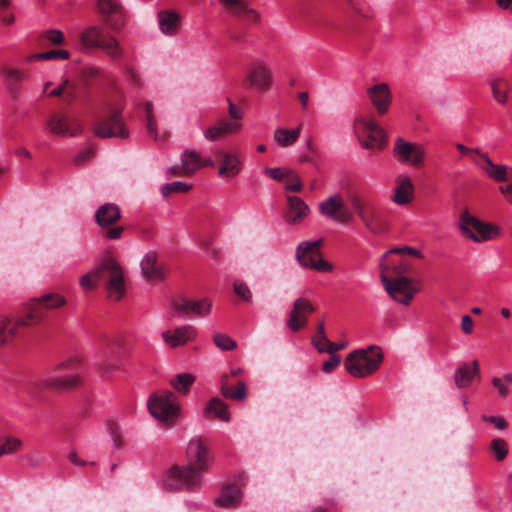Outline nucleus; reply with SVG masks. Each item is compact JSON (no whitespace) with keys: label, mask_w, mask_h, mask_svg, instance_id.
I'll return each instance as SVG.
<instances>
[{"label":"nucleus","mask_w":512,"mask_h":512,"mask_svg":"<svg viewBox=\"0 0 512 512\" xmlns=\"http://www.w3.org/2000/svg\"><path fill=\"white\" fill-rule=\"evenodd\" d=\"M194 336L195 329L190 325L176 328L173 333L165 331L162 334L164 341L173 348L185 344L189 340L193 339Z\"/></svg>","instance_id":"obj_34"},{"label":"nucleus","mask_w":512,"mask_h":512,"mask_svg":"<svg viewBox=\"0 0 512 512\" xmlns=\"http://www.w3.org/2000/svg\"><path fill=\"white\" fill-rule=\"evenodd\" d=\"M81 360L78 356H72L65 361H62L57 365V370H69V371H75L77 367L79 366Z\"/></svg>","instance_id":"obj_55"},{"label":"nucleus","mask_w":512,"mask_h":512,"mask_svg":"<svg viewBox=\"0 0 512 512\" xmlns=\"http://www.w3.org/2000/svg\"><path fill=\"white\" fill-rule=\"evenodd\" d=\"M391 254H410L421 257V252L412 247H397L387 251L380 262V277L385 291L396 302L408 306L420 291L419 282L409 275L412 265L406 260L395 261Z\"/></svg>","instance_id":"obj_1"},{"label":"nucleus","mask_w":512,"mask_h":512,"mask_svg":"<svg viewBox=\"0 0 512 512\" xmlns=\"http://www.w3.org/2000/svg\"><path fill=\"white\" fill-rule=\"evenodd\" d=\"M93 133L100 138H127L129 131L125 126L121 110L108 107L94 121Z\"/></svg>","instance_id":"obj_8"},{"label":"nucleus","mask_w":512,"mask_h":512,"mask_svg":"<svg viewBox=\"0 0 512 512\" xmlns=\"http://www.w3.org/2000/svg\"><path fill=\"white\" fill-rule=\"evenodd\" d=\"M241 500L242 492L236 484H224L215 503L222 508L231 509L236 508Z\"/></svg>","instance_id":"obj_32"},{"label":"nucleus","mask_w":512,"mask_h":512,"mask_svg":"<svg viewBox=\"0 0 512 512\" xmlns=\"http://www.w3.org/2000/svg\"><path fill=\"white\" fill-rule=\"evenodd\" d=\"M348 7L357 15L361 17H368L364 7L360 4L359 0H343Z\"/></svg>","instance_id":"obj_61"},{"label":"nucleus","mask_w":512,"mask_h":512,"mask_svg":"<svg viewBox=\"0 0 512 512\" xmlns=\"http://www.w3.org/2000/svg\"><path fill=\"white\" fill-rule=\"evenodd\" d=\"M172 308L178 316H189L190 314L201 316L209 313L211 304L207 300L191 301L181 298L172 302Z\"/></svg>","instance_id":"obj_28"},{"label":"nucleus","mask_w":512,"mask_h":512,"mask_svg":"<svg viewBox=\"0 0 512 512\" xmlns=\"http://www.w3.org/2000/svg\"><path fill=\"white\" fill-rule=\"evenodd\" d=\"M474 322L469 315L462 316L461 329L465 334H471L473 331Z\"/></svg>","instance_id":"obj_64"},{"label":"nucleus","mask_w":512,"mask_h":512,"mask_svg":"<svg viewBox=\"0 0 512 512\" xmlns=\"http://www.w3.org/2000/svg\"><path fill=\"white\" fill-rule=\"evenodd\" d=\"M94 152L90 149H87V150H84V151H81L79 154H77L74 158V163L76 165H83L84 163H86L89 159L92 158Z\"/></svg>","instance_id":"obj_63"},{"label":"nucleus","mask_w":512,"mask_h":512,"mask_svg":"<svg viewBox=\"0 0 512 512\" xmlns=\"http://www.w3.org/2000/svg\"><path fill=\"white\" fill-rule=\"evenodd\" d=\"M205 416L213 415L224 422L230 421V414L228 412V406L221 399L214 397L212 398L205 410Z\"/></svg>","instance_id":"obj_39"},{"label":"nucleus","mask_w":512,"mask_h":512,"mask_svg":"<svg viewBox=\"0 0 512 512\" xmlns=\"http://www.w3.org/2000/svg\"><path fill=\"white\" fill-rule=\"evenodd\" d=\"M414 197V185L408 176L400 175L396 178V186L394 188L393 202L398 205L409 204Z\"/></svg>","instance_id":"obj_31"},{"label":"nucleus","mask_w":512,"mask_h":512,"mask_svg":"<svg viewBox=\"0 0 512 512\" xmlns=\"http://www.w3.org/2000/svg\"><path fill=\"white\" fill-rule=\"evenodd\" d=\"M227 13L242 18L250 23L260 21L259 13L250 7L248 0H219Z\"/></svg>","instance_id":"obj_27"},{"label":"nucleus","mask_w":512,"mask_h":512,"mask_svg":"<svg viewBox=\"0 0 512 512\" xmlns=\"http://www.w3.org/2000/svg\"><path fill=\"white\" fill-rule=\"evenodd\" d=\"M286 209L284 212V220L290 225H299L309 215L310 209L308 205L299 197L286 195Z\"/></svg>","instance_id":"obj_24"},{"label":"nucleus","mask_w":512,"mask_h":512,"mask_svg":"<svg viewBox=\"0 0 512 512\" xmlns=\"http://www.w3.org/2000/svg\"><path fill=\"white\" fill-rule=\"evenodd\" d=\"M315 311L313 305L304 298L297 299L293 304V309L290 312L288 327L296 332L302 329L307 324V316Z\"/></svg>","instance_id":"obj_25"},{"label":"nucleus","mask_w":512,"mask_h":512,"mask_svg":"<svg viewBox=\"0 0 512 512\" xmlns=\"http://www.w3.org/2000/svg\"><path fill=\"white\" fill-rule=\"evenodd\" d=\"M107 431L112 439L113 445L115 449H121L124 446V440L122 438L121 432L119 430V426L114 421H109L107 423Z\"/></svg>","instance_id":"obj_47"},{"label":"nucleus","mask_w":512,"mask_h":512,"mask_svg":"<svg viewBox=\"0 0 512 512\" xmlns=\"http://www.w3.org/2000/svg\"><path fill=\"white\" fill-rule=\"evenodd\" d=\"M80 43L85 48H99L113 60L122 55V48L118 41L100 26H90L81 32Z\"/></svg>","instance_id":"obj_9"},{"label":"nucleus","mask_w":512,"mask_h":512,"mask_svg":"<svg viewBox=\"0 0 512 512\" xmlns=\"http://www.w3.org/2000/svg\"><path fill=\"white\" fill-rule=\"evenodd\" d=\"M456 148L463 155H471L473 161H474V159L480 160L481 159V155L484 154V153H482L477 148H468V147H466V146H464L463 144H460V143L456 144Z\"/></svg>","instance_id":"obj_58"},{"label":"nucleus","mask_w":512,"mask_h":512,"mask_svg":"<svg viewBox=\"0 0 512 512\" xmlns=\"http://www.w3.org/2000/svg\"><path fill=\"white\" fill-rule=\"evenodd\" d=\"M366 94L379 116H383L388 112L393 96L387 83L380 82L368 87Z\"/></svg>","instance_id":"obj_20"},{"label":"nucleus","mask_w":512,"mask_h":512,"mask_svg":"<svg viewBox=\"0 0 512 512\" xmlns=\"http://www.w3.org/2000/svg\"><path fill=\"white\" fill-rule=\"evenodd\" d=\"M144 113H145V126L148 133L157 139V124L153 114L154 106L150 101H146L142 104Z\"/></svg>","instance_id":"obj_45"},{"label":"nucleus","mask_w":512,"mask_h":512,"mask_svg":"<svg viewBox=\"0 0 512 512\" xmlns=\"http://www.w3.org/2000/svg\"><path fill=\"white\" fill-rule=\"evenodd\" d=\"M214 343L218 348L226 351L232 350L236 347V342L232 338L221 333L214 335Z\"/></svg>","instance_id":"obj_49"},{"label":"nucleus","mask_w":512,"mask_h":512,"mask_svg":"<svg viewBox=\"0 0 512 512\" xmlns=\"http://www.w3.org/2000/svg\"><path fill=\"white\" fill-rule=\"evenodd\" d=\"M492 385L498 390L500 397L506 398L509 395L508 385L503 383L499 377L492 378Z\"/></svg>","instance_id":"obj_62"},{"label":"nucleus","mask_w":512,"mask_h":512,"mask_svg":"<svg viewBox=\"0 0 512 512\" xmlns=\"http://www.w3.org/2000/svg\"><path fill=\"white\" fill-rule=\"evenodd\" d=\"M234 292L237 296H239L244 301H250L251 300V291L249 287L241 281H235L233 284Z\"/></svg>","instance_id":"obj_53"},{"label":"nucleus","mask_w":512,"mask_h":512,"mask_svg":"<svg viewBox=\"0 0 512 512\" xmlns=\"http://www.w3.org/2000/svg\"><path fill=\"white\" fill-rule=\"evenodd\" d=\"M393 154L401 163H409L414 167L423 165L425 150L418 144L407 142L402 138H397Z\"/></svg>","instance_id":"obj_19"},{"label":"nucleus","mask_w":512,"mask_h":512,"mask_svg":"<svg viewBox=\"0 0 512 512\" xmlns=\"http://www.w3.org/2000/svg\"><path fill=\"white\" fill-rule=\"evenodd\" d=\"M482 420L485 421V422H489V423L495 425V427L497 429H499V430H504V429L507 428V422L501 416H487V415H483L482 416Z\"/></svg>","instance_id":"obj_59"},{"label":"nucleus","mask_w":512,"mask_h":512,"mask_svg":"<svg viewBox=\"0 0 512 512\" xmlns=\"http://www.w3.org/2000/svg\"><path fill=\"white\" fill-rule=\"evenodd\" d=\"M383 360V353L378 346L359 349L349 353L345 359V368L356 378H365L375 373Z\"/></svg>","instance_id":"obj_3"},{"label":"nucleus","mask_w":512,"mask_h":512,"mask_svg":"<svg viewBox=\"0 0 512 512\" xmlns=\"http://www.w3.org/2000/svg\"><path fill=\"white\" fill-rule=\"evenodd\" d=\"M203 473L193 464H176L166 471L163 486L169 491L195 492L201 488Z\"/></svg>","instance_id":"obj_2"},{"label":"nucleus","mask_w":512,"mask_h":512,"mask_svg":"<svg viewBox=\"0 0 512 512\" xmlns=\"http://www.w3.org/2000/svg\"><path fill=\"white\" fill-rule=\"evenodd\" d=\"M118 366V358L110 355H103L102 360L98 364V371L103 378L108 379L118 370Z\"/></svg>","instance_id":"obj_43"},{"label":"nucleus","mask_w":512,"mask_h":512,"mask_svg":"<svg viewBox=\"0 0 512 512\" xmlns=\"http://www.w3.org/2000/svg\"><path fill=\"white\" fill-rule=\"evenodd\" d=\"M191 189V185L185 182H172L162 186L161 192L164 196H168L171 193H184Z\"/></svg>","instance_id":"obj_48"},{"label":"nucleus","mask_w":512,"mask_h":512,"mask_svg":"<svg viewBox=\"0 0 512 512\" xmlns=\"http://www.w3.org/2000/svg\"><path fill=\"white\" fill-rule=\"evenodd\" d=\"M245 81L250 88L266 92L272 85V73L264 63H254L249 68Z\"/></svg>","instance_id":"obj_22"},{"label":"nucleus","mask_w":512,"mask_h":512,"mask_svg":"<svg viewBox=\"0 0 512 512\" xmlns=\"http://www.w3.org/2000/svg\"><path fill=\"white\" fill-rule=\"evenodd\" d=\"M40 312L33 308L28 314L22 310L21 315L12 321L7 316H0V344L5 345L12 341L17 335L19 327H29L35 325V321L40 318Z\"/></svg>","instance_id":"obj_14"},{"label":"nucleus","mask_w":512,"mask_h":512,"mask_svg":"<svg viewBox=\"0 0 512 512\" xmlns=\"http://www.w3.org/2000/svg\"><path fill=\"white\" fill-rule=\"evenodd\" d=\"M186 455L189 464L203 472L208 471L211 462V454L207 441L202 437L192 438L187 445Z\"/></svg>","instance_id":"obj_18"},{"label":"nucleus","mask_w":512,"mask_h":512,"mask_svg":"<svg viewBox=\"0 0 512 512\" xmlns=\"http://www.w3.org/2000/svg\"><path fill=\"white\" fill-rule=\"evenodd\" d=\"M493 98L501 105L508 103L509 82L504 78H493L489 80Z\"/></svg>","instance_id":"obj_37"},{"label":"nucleus","mask_w":512,"mask_h":512,"mask_svg":"<svg viewBox=\"0 0 512 512\" xmlns=\"http://www.w3.org/2000/svg\"><path fill=\"white\" fill-rule=\"evenodd\" d=\"M312 344L317 349L319 353H328L330 354V346L329 344H332V342L327 338L325 335V340H320L318 336L312 337Z\"/></svg>","instance_id":"obj_56"},{"label":"nucleus","mask_w":512,"mask_h":512,"mask_svg":"<svg viewBox=\"0 0 512 512\" xmlns=\"http://www.w3.org/2000/svg\"><path fill=\"white\" fill-rule=\"evenodd\" d=\"M70 56L69 52L66 50H51L47 52H40V55H38V58H42L43 60H55V59H62L66 60Z\"/></svg>","instance_id":"obj_52"},{"label":"nucleus","mask_w":512,"mask_h":512,"mask_svg":"<svg viewBox=\"0 0 512 512\" xmlns=\"http://www.w3.org/2000/svg\"><path fill=\"white\" fill-rule=\"evenodd\" d=\"M48 131L55 136L74 137L82 133L78 119L64 112L52 113L45 123Z\"/></svg>","instance_id":"obj_15"},{"label":"nucleus","mask_w":512,"mask_h":512,"mask_svg":"<svg viewBox=\"0 0 512 512\" xmlns=\"http://www.w3.org/2000/svg\"><path fill=\"white\" fill-rule=\"evenodd\" d=\"M4 83L11 98L17 100L21 94V83L29 77L26 70L4 66L1 68Z\"/></svg>","instance_id":"obj_26"},{"label":"nucleus","mask_w":512,"mask_h":512,"mask_svg":"<svg viewBox=\"0 0 512 512\" xmlns=\"http://www.w3.org/2000/svg\"><path fill=\"white\" fill-rule=\"evenodd\" d=\"M180 15L175 11L164 10L158 13L159 27L162 33L174 35L179 29Z\"/></svg>","instance_id":"obj_36"},{"label":"nucleus","mask_w":512,"mask_h":512,"mask_svg":"<svg viewBox=\"0 0 512 512\" xmlns=\"http://www.w3.org/2000/svg\"><path fill=\"white\" fill-rule=\"evenodd\" d=\"M64 42V35L59 30H48L39 35L37 44L39 48H47L50 45H61Z\"/></svg>","instance_id":"obj_42"},{"label":"nucleus","mask_w":512,"mask_h":512,"mask_svg":"<svg viewBox=\"0 0 512 512\" xmlns=\"http://www.w3.org/2000/svg\"><path fill=\"white\" fill-rule=\"evenodd\" d=\"M96 9L103 23L111 30L119 31L124 26V11L117 0H97Z\"/></svg>","instance_id":"obj_17"},{"label":"nucleus","mask_w":512,"mask_h":512,"mask_svg":"<svg viewBox=\"0 0 512 512\" xmlns=\"http://www.w3.org/2000/svg\"><path fill=\"white\" fill-rule=\"evenodd\" d=\"M141 271L148 281L162 280L165 277L163 265L158 262L155 252H148L141 261Z\"/></svg>","instance_id":"obj_29"},{"label":"nucleus","mask_w":512,"mask_h":512,"mask_svg":"<svg viewBox=\"0 0 512 512\" xmlns=\"http://www.w3.org/2000/svg\"><path fill=\"white\" fill-rule=\"evenodd\" d=\"M195 377L189 373L178 374L170 380V384L180 393L186 394L194 383Z\"/></svg>","instance_id":"obj_44"},{"label":"nucleus","mask_w":512,"mask_h":512,"mask_svg":"<svg viewBox=\"0 0 512 512\" xmlns=\"http://www.w3.org/2000/svg\"><path fill=\"white\" fill-rule=\"evenodd\" d=\"M125 73L128 77L129 82L136 88L141 89L143 86V81L140 75L135 71L132 67H126Z\"/></svg>","instance_id":"obj_57"},{"label":"nucleus","mask_w":512,"mask_h":512,"mask_svg":"<svg viewBox=\"0 0 512 512\" xmlns=\"http://www.w3.org/2000/svg\"><path fill=\"white\" fill-rule=\"evenodd\" d=\"M95 278L105 283L108 296L119 301L125 294L126 284L125 275L121 265L113 258L104 259L101 264L94 269Z\"/></svg>","instance_id":"obj_5"},{"label":"nucleus","mask_w":512,"mask_h":512,"mask_svg":"<svg viewBox=\"0 0 512 512\" xmlns=\"http://www.w3.org/2000/svg\"><path fill=\"white\" fill-rule=\"evenodd\" d=\"M2 445L8 454L16 453L23 446L20 438L14 436H5Z\"/></svg>","instance_id":"obj_51"},{"label":"nucleus","mask_w":512,"mask_h":512,"mask_svg":"<svg viewBox=\"0 0 512 512\" xmlns=\"http://www.w3.org/2000/svg\"><path fill=\"white\" fill-rule=\"evenodd\" d=\"M291 169H281V168H265L264 172L269 175L271 178L277 181H284L288 178L289 172Z\"/></svg>","instance_id":"obj_54"},{"label":"nucleus","mask_w":512,"mask_h":512,"mask_svg":"<svg viewBox=\"0 0 512 512\" xmlns=\"http://www.w3.org/2000/svg\"><path fill=\"white\" fill-rule=\"evenodd\" d=\"M80 383L81 379L75 375L68 377H45L35 383V388L60 391L77 387Z\"/></svg>","instance_id":"obj_30"},{"label":"nucleus","mask_w":512,"mask_h":512,"mask_svg":"<svg viewBox=\"0 0 512 512\" xmlns=\"http://www.w3.org/2000/svg\"><path fill=\"white\" fill-rule=\"evenodd\" d=\"M284 181L286 182L285 189L289 192H300L303 188L301 179L293 170L289 172L288 178Z\"/></svg>","instance_id":"obj_50"},{"label":"nucleus","mask_w":512,"mask_h":512,"mask_svg":"<svg viewBox=\"0 0 512 512\" xmlns=\"http://www.w3.org/2000/svg\"><path fill=\"white\" fill-rule=\"evenodd\" d=\"M120 217V210L113 203L101 205L95 213L96 223L105 229L104 236L111 240L119 239L124 231L122 226H113Z\"/></svg>","instance_id":"obj_13"},{"label":"nucleus","mask_w":512,"mask_h":512,"mask_svg":"<svg viewBox=\"0 0 512 512\" xmlns=\"http://www.w3.org/2000/svg\"><path fill=\"white\" fill-rule=\"evenodd\" d=\"M201 168V157L195 151L186 150L181 156V169L187 175H193Z\"/></svg>","instance_id":"obj_41"},{"label":"nucleus","mask_w":512,"mask_h":512,"mask_svg":"<svg viewBox=\"0 0 512 512\" xmlns=\"http://www.w3.org/2000/svg\"><path fill=\"white\" fill-rule=\"evenodd\" d=\"M323 245V239L316 241H306L298 245L296 249V258L305 268L314 269L320 272H330L333 265L321 257L320 248Z\"/></svg>","instance_id":"obj_12"},{"label":"nucleus","mask_w":512,"mask_h":512,"mask_svg":"<svg viewBox=\"0 0 512 512\" xmlns=\"http://www.w3.org/2000/svg\"><path fill=\"white\" fill-rule=\"evenodd\" d=\"M354 133L365 149H383L387 144L385 130L377 124L371 115L360 114L355 117L353 123Z\"/></svg>","instance_id":"obj_4"},{"label":"nucleus","mask_w":512,"mask_h":512,"mask_svg":"<svg viewBox=\"0 0 512 512\" xmlns=\"http://www.w3.org/2000/svg\"><path fill=\"white\" fill-rule=\"evenodd\" d=\"M221 393L225 398L233 400H242L246 397V385L244 382H238L237 387L229 386L228 375L221 377Z\"/></svg>","instance_id":"obj_38"},{"label":"nucleus","mask_w":512,"mask_h":512,"mask_svg":"<svg viewBox=\"0 0 512 512\" xmlns=\"http://www.w3.org/2000/svg\"><path fill=\"white\" fill-rule=\"evenodd\" d=\"M340 356L336 354H330L329 360L324 362L322 370L325 373H331L340 364Z\"/></svg>","instance_id":"obj_60"},{"label":"nucleus","mask_w":512,"mask_h":512,"mask_svg":"<svg viewBox=\"0 0 512 512\" xmlns=\"http://www.w3.org/2000/svg\"><path fill=\"white\" fill-rule=\"evenodd\" d=\"M65 303L66 299L63 296L55 293H48L39 298L32 299L23 307V311L25 314H28V312L33 308L38 310L41 316L37 321H35V325H37L46 317L47 310L61 307Z\"/></svg>","instance_id":"obj_21"},{"label":"nucleus","mask_w":512,"mask_h":512,"mask_svg":"<svg viewBox=\"0 0 512 512\" xmlns=\"http://www.w3.org/2000/svg\"><path fill=\"white\" fill-rule=\"evenodd\" d=\"M479 375V363L474 360L469 366L468 364H462L455 372L454 381L458 388L468 387L473 378Z\"/></svg>","instance_id":"obj_35"},{"label":"nucleus","mask_w":512,"mask_h":512,"mask_svg":"<svg viewBox=\"0 0 512 512\" xmlns=\"http://www.w3.org/2000/svg\"><path fill=\"white\" fill-rule=\"evenodd\" d=\"M474 163L478 165L489 177L498 182L509 179L507 167L504 165H496L492 162L487 154L481 155V159H474Z\"/></svg>","instance_id":"obj_33"},{"label":"nucleus","mask_w":512,"mask_h":512,"mask_svg":"<svg viewBox=\"0 0 512 512\" xmlns=\"http://www.w3.org/2000/svg\"><path fill=\"white\" fill-rule=\"evenodd\" d=\"M459 229L467 238L474 242L494 239L500 235V229L492 224L480 221L463 209L459 215Z\"/></svg>","instance_id":"obj_10"},{"label":"nucleus","mask_w":512,"mask_h":512,"mask_svg":"<svg viewBox=\"0 0 512 512\" xmlns=\"http://www.w3.org/2000/svg\"><path fill=\"white\" fill-rule=\"evenodd\" d=\"M301 132V125L297 128L289 130L285 128H277L274 132L275 141L282 147H288L296 143Z\"/></svg>","instance_id":"obj_40"},{"label":"nucleus","mask_w":512,"mask_h":512,"mask_svg":"<svg viewBox=\"0 0 512 512\" xmlns=\"http://www.w3.org/2000/svg\"><path fill=\"white\" fill-rule=\"evenodd\" d=\"M349 202L367 230L373 234H381L386 230L382 213L373 200L357 193H351Z\"/></svg>","instance_id":"obj_6"},{"label":"nucleus","mask_w":512,"mask_h":512,"mask_svg":"<svg viewBox=\"0 0 512 512\" xmlns=\"http://www.w3.org/2000/svg\"><path fill=\"white\" fill-rule=\"evenodd\" d=\"M228 113L230 119H221L217 124L204 130L203 134L208 141H217L229 134H235L241 130L240 120L243 118V111L236 106L231 99H227Z\"/></svg>","instance_id":"obj_11"},{"label":"nucleus","mask_w":512,"mask_h":512,"mask_svg":"<svg viewBox=\"0 0 512 512\" xmlns=\"http://www.w3.org/2000/svg\"><path fill=\"white\" fill-rule=\"evenodd\" d=\"M489 449L499 462L503 461L509 452L508 443L502 438H495L490 442Z\"/></svg>","instance_id":"obj_46"},{"label":"nucleus","mask_w":512,"mask_h":512,"mask_svg":"<svg viewBox=\"0 0 512 512\" xmlns=\"http://www.w3.org/2000/svg\"><path fill=\"white\" fill-rule=\"evenodd\" d=\"M320 213L340 224L350 223L353 213L341 194H334L319 204Z\"/></svg>","instance_id":"obj_16"},{"label":"nucleus","mask_w":512,"mask_h":512,"mask_svg":"<svg viewBox=\"0 0 512 512\" xmlns=\"http://www.w3.org/2000/svg\"><path fill=\"white\" fill-rule=\"evenodd\" d=\"M216 161L219 164L218 175L221 178H234L242 170V162L233 153L218 149L214 152Z\"/></svg>","instance_id":"obj_23"},{"label":"nucleus","mask_w":512,"mask_h":512,"mask_svg":"<svg viewBox=\"0 0 512 512\" xmlns=\"http://www.w3.org/2000/svg\"><path fill=\"white\" fill-rule=\"evenodd\" d=\"M151 415L161 423L170 426L177 420L180 405L175 394L169 390H160L148 400Z\"/></svg>","instance_id":"obj_7"}]
</instances>
